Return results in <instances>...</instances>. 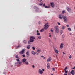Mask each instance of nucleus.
Segmentation results:
<instances>
[{
  "instance_id": "1",
  "label": "nucleus",
  "mask_w": 75,
  "mask_h": 75,
  "mask_svg": "<svg viewBox=\"0 0 75 75\" xmlns=\"http://www.w3.org/2000/svg\"><path fill=\"white\" fill-rule=\"evenodd\" d=\"M35 39V37L34 36H31L30 37V42H33L34 41V40Z\"/></svg>"
},
{
  "instance_id": "2",
  "label": "nucleus",
  "mask_w": 75,
  "mask_h": 75,
  "mask_svg": "<svg viewBox=\"0 0 75 75\" xmlns=\"http://www.w3.org/2000/svg\"><path fill=\"white\" fill-rule=\"evenodd\" d=\"M49 27V26H48V23L47 22L46 24H45L44 25V29L45 30H47L48 29V28Z\"/></svg>"
},
{
  "instance_id": "3",
  "label": "nucleus",
  "mask_w": 75,
  "mask_h": 75,
  "mask_svg": "<svg viewBox=\"0 0 75 75\" xmlns=\"http://www.w3.org/2000/svg\"><path fill=\"white\" fill-rule=\"evenodd\" d=\"M55 31L56 33L58 34L59 33V29L57 26L55 27L54 28Z\"/></svg>"
},
{
  "instance_id": "4",
  "label": "nucleus",
  "mask_w": 75,
  "mask_h": 75,
  "mask_svg": "<svg viewBox=\"0 0 75 75\" xmlns=\"http://www.w3.org/2000/svg\"><path fill=\"white\" fill-rule=\"evenodd\" d=\"M42 70L41 69H39L38 70V73L39 74H43V71H44L45 70L44 69H42Z\"/></svg>"
},
{
  "instance_id": "5",
  "label": "nucleus",
  "mask_w": 75,
  "mask_h": 75,
  "mask_svg": "<svg viewBox=\"0 0 75 75\" xmlns=\"http://www.w3.org/2000/svg\"><path fill=\"white\" fill-rule=\"evenodd\" d=\"M24 51H25V50L22 49V51L19 52L20 54H24Z\"/></svg>"
},
{
  "instance_id": "6",
  "label": "nucleus",
  "mask_w": 75,
  "mask_h": 75,
  "mask_svg": "<svg viewBox=\"0 0 75 75\" xmlns=\"http://www.w3.org/2000/svg\"><path fill=\"white\" fill-rule=\"evenodd\" d=\"M22 64V62H16L15 63V65H18L19 66L21 65V64Z\"/></svg>"
},
{
  "instance_id": "7",
  "label": "nucleus",
  "mask_w": 75,
  "mask_h": 75,
  "mask_svg": "<svg viewBox=\"0 0 75 75\" xmlns=\"http://www.w3.org/2000/svg\"><path fill=\"white\" fill-rule=\"evenodd\" d=\"M59 18L60 19H62V18H64V15L62 14L59 15Z\"/></svg>"
},
{
  "instance_id": "8",
  "label": "nucleus",
  "mask_w": 75,
  "mask_h": 75,
  "mask_svg": "<svg viewBox=\"0 0 75 75\" xmlns=\"http://www.w3.org/2000/svg\"><path fill=\"white\" fill-rule=\"evenodd\" d=\"M63 20L65 23H67V22L68 21V19H67V18L65 17H63Z\"/></svg>"
},
{
  "instance_id": "9",
  "label": "nucleus",
  "mask_w": 75,
  "mask_h": 75,
  "mask_svg": "<svg viewBox=\"0 0 75 75\" xmlns=\"http://www.w3.org/2000/svg\"><path fill=\"white\" fill-rule=\"evenodd\" d=\"M67 10L69 13H71V9L70 8H69V7H67Z\"/></svg>"
},
{
  "instance_id": "10",
  "label": "nucleus",
  "mask_w": 75,
  "mask_h": 75,
  "mask_svg": "<svg viewBox=\"0 0 75 75\" xmlns=\"http://www.w3.org/2000/svg\"><path fill=\"white\" fill-rule=\"evenodd\" d=\"M34 8L35 9L36 11H38V8L36 6H34Z\"/></svg>"
},
{
  "instance_id": "11",
  "label": "nucleus",
  "mask_w": 75,
  "mask_h": 75,
  "mask_svg": "<svg viewBox=\"0 0 75 75\" xmlns=\"http://www.w3.org/2000/svg\"><path fill=\"white\" fill-rule=\"evenodd\" d=\"M63 47H64V43H62L61 44V45H60V48L61 49H62V48H63Z\"/></svg>"
},
{
  "instance_id": "12",
  "label": "nucleus",
  "mask_w": 75,
  "mask_h": 75,
  "mask_svg": "<svg viewBox=\"0 0 75 75\" xmlns=\"http://www.w3.org/2000/svg\"><path fill=\"white\" fill-rule=\"evenodd\" d=\"M50 61H51V57H50L49 58L47 59V62H50Z\"/></svg>"
},
{
  "instance_id": "13",
  "label": "nucleus",
  "mask_w": 75,
  "mask_h": 75,
  "mask_svg": "<svg viewBox=\"0 0 75 75\" xmlns=\"http://www.w3.org/2000/svg\"><path fill=\"white\" fill-rule=\"evenodd\" d=\"M26 61H27V59L25 58H24L22 60V62L23 63H24V62H26Z\"/></svg>"
},
{
  "instance_id": "14",
  "label": "nucleus",
  "mask_w": 75,
  "mask_h": 75,
  "mask_svg": "<svg viewBox=\"0 0 75 75\" xmlns=\"http://www.w3.org/2000/svg\"><path fill=\"white\" fill-rule=\"evenodd\" d=\"M50 4L51 6L52 7H54V6H55V4L54 3H53V2L51 3H50Z\"/></svg>"
},
{
  "instance_id": "15",
  "label": "nucleus",
  "mask_w": 75,
  "mask_h": 75,
  "mask_svg": "<svg viewBox=\"0 0 75 75\" xmlns=\"http://www.w3.org/2000/svg\"><path fill=\"white\" fill-rule=\"evenodd\" d=\"M71 73L72 75H74L75 74V71H74V70H72L71 72Z\"/></svg>"
},
{
  "instance_id": "16",
  "label": "nucleus",
  "mask_w": 75,
  "mask_h": 75,
  "mask_svg": "<svg viewBox=\"0 0 75 75\" xmlns=\"http://www.w3.org/2000/svg\"><path fill=\"white\" fill-rule=\"evenodd\" d=\"M54 51L56 54H58V50H57L55 49Z\"/></svg>"
},
{
  "instance_id": "17",
  "label": "nucleus",
  "mask_w": 75,
  "mask_h": 75,
  "mask_svg": "<svg viewBox=\"0 0 75 75\" xmlns=\"http://www.w3.org/2000/svg\"><path fill=\"white\" fill-rule=\"evenodd\" d=\"M25 64L26 65H28L29 64V63L27 61H26L25 63Z\"/></svg>"
},
{
  "instance_id": "18",
  "label": "nucleus",
  "mask_w": 75,
  "mask_h": 75,
  "mask_svg": "<svg viewBox=\"0 0 75 75\" xmlns=\"http://www.w3.org/2000/svg\"><path fill=\"white\" fill-rule=\"evenodd\" d=\"M41 49H39L36 51L37 52H38V53H40V52H41Z\"/></svg>"
},
{
  "instance_id": "19",
  "label": "nucleus",
  "mask_w": 75,
  "mask_h": 75,
  "mask_svg": "<svg viewBox=\"0 0 75 75\" xmlns=\"http://www.w3.org/2000/svg\"><path fill=\"white\" fill-rule=\"evenodd\" d=\"M37 35H40V33H39V31H37Z\"/></svg>"
},
{
  "instance_id": "20",
  "label": "nucleus",
  "mask_w": 75,
  "mask_h": 75,
  "mask_svg": "<svg viewBox=\"0 0 75 75\" xmlns=\"http://www.w3.org/2000/svg\"><path fill=\"white\" fill-rule=\"evenodd\" d=\"M27 48L28 49H30L31 48V46L28 45L27 47Z\"/></svg>"
},
{
  "instance_id": "21",
  "label": "nucleus",
  "mask_w": 75,
  "mask_h": 75,
  "mask_svg": "<svg viewBox=\"0 0 75 75\" xmlns=\"http://www.w3.org/2000/svg\"><path fill=\"white\" fill-rule=\"evenodd\" d=\"M26 54L27 55H28V56H29V55H30V54H29V52H28V51L26 52Z\"/></svg>"
},
{
  "instance_id": "22",
  "label": "nucleus",
  "mask_w": 75,
  "mask_h": 75,
  "mask_svg": "<svg viewBox=\"0 0 75 75\" xmlns=\"http://www.w3.org/2000/svg\"><path fill=\"white\" fill-rule=\"evenodd\" d=\"M38 4L39 6H42V5L43 4V3L42 2L39 3Z\"/></svg>"
},
{
  "instance_id": "23",
  "label": "nucleus",
  "mask_w": 75,
  "mask_h": 75,
  "mask_svg": "<svg viewBox=\"0 0 75 75\" xmlns=\"http://www.w3.org/2000/svg\"><path fill=\"white\" fill-rule=\"evenodd\" d=\"M31 53L32 54H33V55H35V52H34V51H32L31 52Z\"/></svg>"
},
{
  "instance_id": "24",
  "label": "nucleus",
  "mask_w": 75,
  "mask_h": 75,
  "mask_svg": "<svg viewBox=\"0 0 75 75\" xmlns=\"http://www.w3.org/2000/svg\"><path fill=\"white\" fill-rule=\"evenodd\" d=\"M53 39H54V41H56V37H53Z\"/></svg>"
},
{
  "instance_id": "25",
  "label": "nucleus",
  "mask_w": 75,
  "mask_h": 75,
  "mask_svg": "<svg viewBox=\"0 0 75 75\" xmlns=\"http://www.w3.org/2000/svg\"><path fill=\"white\" fill-rule=\"evenodd\" d=\"M65 27L64 26H62V30H64V29H65Z\"/></svg>"
},
{
  "instance_id": "26",
  "label": "nucleus",
  "mask_w": 75,
  "mask_h": 75,
  "mask_svg": "<svg viewBox=\"0 0 75 75\" xmlns=\"http://www.w3.org/2000/svg\"><path fill=\"white\" fill-rule=\"evenodd\" d=\"M47 67L48 69H49L50 68V66L48 65V64L47 65Z\"/></svg>"
},
{
  "instance_id": "27",
  "label": "nucleus",
  "mask_w": 75,
  "mask_h": 75,
  "mask_svg": "<svg viewBox=\"0 0 75 75\" xmlns=\"http://www.w3.org/2000/svg\"><path fill=\"white\" fill-rule=\"evenodd\" d=\"M68 30H69V31H71V29L70 28H68Z\"/></svg>"
},
{
  "instance_id": "28",
  "label": "nucleus",
  "mask_w": 75,
  "mask_h": 75,
  "mask_svg": "<svg viewBox=\"0 0 75 75\" xmlns=\"http://www.w3.org/2000/svg\"><path fill=\"white\" fill-rule=\"evenodd\" d=\"M45 8H50V6H45Z\"/></svg>"
},
{
  "instance_id": "29",
  "label": "nucleus",
  "mask_w": 75,
  "mask_h": 75,
  "mask_svg": "<svg viewBox=\"0 0 75 75\" xmlns=\"http://www.w3.org/2000/svg\"><path fill=\"white\" fill-rule=\"evenodd\" d=\"M60 33L61 34H62V33H63V31H62V30H60Z\"/></svg>"
},
{
  "instance_id": "30",
  "label": "nucleus",
  "mask_w": 75,
  "mask_h": 75,
  "mask_svg": "<svg viewBox=\"0 0 75 75\" xmlns=\"http://www.w3.org/2000/svg\"><path fill=\"white\" fill-rule=\"evenodd\" d=\"M64 13H65V10H63L62 11V14H64Z\"/></svg>"
},
{
  "instance_id": "31",
  "label": "nucleus",
  "mask_w": 75,
  "mask_h": 75,
  "mask_svg": "<svg viewBox=\"0 0 75 75\" xmlns=\"http://www.w3.org/2000/svg\"><path fill=\"white\" fill-rule=\"evenodd\" d=\"M44 31V29H41L40 30V32H43Z\"/></svg>"
},
{
  "instance_id": "32",
  "label": "nucleus",
  "mask_w": 75,
  "mask_h": 75,
  "mask_svg": "<svg viewBox=\"0 0 75 75\" xmlns=\"http://www.w3.org/2000/svg\"><path fill=\"white\" fill-rule=\"evenodd\" d=\"M23 42L24 44H26V43H27V41H26V40H24Z\"/></svg>"
},
{
  "instance_id": "33",
  "label": "nucleus",
  "mask_w": 75,
  "mask_h": 75,
  "mask_svg": "<svg viewBox=\"0 0 75 75\" xmlns=\"http://www.w3.org/2000/svg\"><path fill=\"white\" fill-rule=\"evenodd\" d=\"M21 47V46H20V45H19L18 46L16 47V48H19V47Z\"/></svg>"
},
{
  "instance_id": "34",
  "label": "nucleus",
  "mask_w": 75,
  "mask_h": 75,
  "mask_svg": "<svg viewBox=\"0 0 75 75\" xmlns=\"http://www.w3.org/2000/svg\"><path fill=\"white\" fill-rule=\"evenodd\" d=\"M38 38L39 39H40H40H41V36H39L38 37Z\"/></svg>"
},
{
  "instance_id": "35",
  "label": "nucleus",
  "mask_w": 75,
  "mask_h": 75,
  "mask_svg": "<svg viewBox=\"0 0 75 75\" xmlns=\"http://www.w3.org/2000/svg\"><path fill=\"white\" fill-rule=\"evenodd\" d=\"M35 54L36 55H39V53H38L37 52L35 53Z\"/></svg>"
},
{
  "instance_id": "36",
  "label": "nucleus",
  "mask_w": 75,
  "mask_h": 75,
  "mask_svg": "<svg viewBox=\"0 0 75 75\" xmlns=\"http://www.w3.org/2000/svg\"><path fill=\"white\" fill-rule=\"evenodd\" d=\"M31 42L30 41H28V43L29 44H31Z\"/></svg>"
},
{
  "instance_id": "37",
  "label": "nucleus",
  "mask_w": 75,
  "mask_h": 75,
  "mask_svg": "<svg viewBox=\"0 0 75 75\" xmlns=\"http://www.w3.org/2000/svg\"><path fill=\"white\" fill-rule=\"evenodd\" d=\"M18 56L17 55H16L15 56V58H18Z\"/></svg>"
},
{
  "instance_id": "38",
  "label": "nucleus",
  "mask_w": 75,
  "mask_h": 75,
  "mask_svg": "<svg viewBox=\"0 0 75 75\" xmlns=\"http://www.w3.org/2000/svg\"><path fill=\"white\" fill-rule=\"evenodd\" d=\"M32 48L33 50H35V47H32Z\"/></svg>"
},
{
  "instance_id": "39",
  "label": "nucleus",
  "mask_w": 75,
  "mask_h": 75,
  "mask_svg": "<svg viewBox=\"0 0 75 75\" xmlns=\"http://www.w3.org/2000/svg\"><path fill=\"white\" fill-rule=\"evenodd\" d=\"M52 70H53V71H55V68H53L52 69Z\"/></svg>"
},
{
  "instance_id": "40",
  "label": "nucleus",
  "mask_w": 75,
  "mask_h": 75,
  "mask_svg": "<svg viewBox=\"0 0 75 75\" xmlns=\"http://www.w3.org/2000/svg\"><path fill=\"white\" fill-rule=\"evenodd\" d=\"M69 58L71 59V58H72V56L71 55H70L69 57Z\"/></svg>"
},
{
  "instance_id": "41",
  "label": "nucleus",
  "mask_w": 75,
  "mask_h": 75,
  "mask_svg": "<svg viewBox=\"0 0 75 75\" xmlns=\"http://www.w3.org/2000/svg\"><path fill=\"white\" fill-rule=\"evenodd\" d=\"M16 61L18 62V61H20V60H19V59H17Z\"/></svg>"
},
{
  "instance_id": "42",
  "label": "nucleus",
  "mask_w": 75,
  "mask_h": 75,
  "mask_svg": "<svg viewBox=\"0 0 75 75\" xmlns=\"http://www.w3.org/2000/svg\"><path fill=\"white\" fill-rule=\"evenodd\" d=\"M57 24H58V25H61V24L60 23H59V22H58Z\"/></svg>"
},
{
  "instance_id": "43",
  "label": "nucleus",
  "mask_w": 75,
  "mask_h": 75,
  "mask_svg": "<svg viewBox=\"0 0 75 75\" xmlns=\"http://www.w3.org/2000/svg\"><path fill=\"white\" fill-rule=\"evenodd\" d=\"M50 31H51V32H52V33H53V32L54 31V30H52V29H51Z\"/></svg>"
},
{
  "instance_id": "44",
  "label": "nucleus",
  "mask_w": 75,
  "mask_h": 75,
  "mask_svg": "<svg viewBox=\"0 0 75 75\" xmlns=\"http://www.w3.org/2000/svg\"><path fill=\"white\" fill-rule=\"evenodd\" d=\"M22 56L23 57H25V54H23L22 55Z\"/></svg>"
},
{
  "instance_id": "45",
  "label": "nucleus",
  "mask_w": 75,
  "mask_h": 75,
  "mask_svg": "<svg viewBox=\"0 0 75 75\" xmlns=\"http://www.w3.org/2000/svg\"><path fill=\"white\" fill-rule=\"evenodd\" d=\"M32 67L33 68H35V66H34V65H32Z\"/></svg>"
},
{
  "instance_id": "46",
  "label": "nucleus",
  "mask_w": 75,
  "mask_h": 75,
  "mask_svg": "<svg viewBox=\"0 0 75 75\" xmlns=\"http://www.w3.org/2000/svg\"><path fill=\"white\" fill-rule=\"evenodd\" d=\"M67 69V67H66L64 69V70H66V69Z\"/></svg>"
},
{
  "instance_id": "47",
  "label": "nucleus",
  "mask_w": 75,
  "mask_h": 75,
  "mask_svg": "<svg viewBox=\"0 0 75 75\" xmlns=\"http://www.w3.org/2000/svg\"><path fill=\"white\" fill-rule=\"evenodd\" d=\"M67 72H68V71H66V70H65V73L66 74V73H67Z\"/></svg>"
},
{
  "instance_id": "48",
  "label": "nucleus",
  "mask_w": 75,
  "mask_h": 75,
  "mask_svg": "<svg viewBox=\"0 0 75 75\" xmlns=\"http://www.w3.org/2000/svg\"><path fill=\"white\" fill-rule=\"evenodd\" d=\"M43 7H45V3L43 4Z\"/></svg>"
},
{
  "instance_id": "49",
  "label": "nucleus",
  "mask_w": 75,
  "mask_h": 75,
  "mask_svg": "<svg viewBox=\"0 0 75 75\" xmlns=\"http://www.w3.org/2000/svg\"><path fill=\"white\" fill-rule=\"evenodd\" d=\"M63 55H65V53L64 52H63Z\"/></svg>"
},
{
  "instance_id": "50",
  "label": "nucleus",
  "mask_w": 75,
  "mask_h": 75,
  "mask_svg": "<svg viewBox=\"0 0 75 75\" xmlns=\"http://www.w3.org/2000/svg\"><path fill=\"white\" fill-rule=\"evenodd\" d=\"M64 75H67V74L64 73Z\"/></svg>"
},
{
  "instance_id": "51",
  "label": "nucleus",
  "mask_w": 75,
  "mask_h": 75,
  "mask_svg": "<svg viewBox=\"0 0 75 75\" xmlns=\"http://www.w3.org/2000/svg\"><path fill=\"white\" fill-rule=\"evenodd\" d=\"M41 58H44V56H41Z\"/></svg>"
},
{
  "instance_id": "52",
  "label": "nucleus",
  "mask_w": 75,
  "mask_h": 75,
  "mask_svg": "<svg viewBox=\"0 0 75 75\" xmlns=\"http://www.w3.org/2000/svg\"><path fill=\"white\" fill-rule=\"evenodd\" d=\"M66 26L67 27H69V25H66Z\"/></svg>"
},
{
  "instance_id": "53",
  "label": "nucleus",
  "mask_w": 75,
  "mask_h": 75,
  "mask_svg": "<svg viewBox=\"0 0 75 75\" xmlns=\"http://www.w3.org/2000/svg\"><path fill=\"white\" fill-rule=\"evenodd\" d=\"M49 37H51V35H50L49 36Z\"/></svg>"
},
{
  "instance_id": "54",
  "label": "nucleus",
  "mask_w": 75,
  "mask_h": 75,
  "mask_svg": "<svg viewBox=\"0 0 75 75\" xmlns=\"http://www.w3.org/2000/svg\"><path fill=\"white\" fill-rule=\"evenodd\" d=\"M72 69H75V66H74V67L72 68Z\"/></svg>"
},
{
  "instance_id": "55",
  "label": "nucleus",
  "mask_w": 75,
  "mask_h": 75,
  "mask_svg": "<svg viewBox=\"0 0 75 75\" xmlns=\"http://www.w3.org/2000/svg\"><path fill=\"white\" fill-rule=\"evenodd\" d=\"M49 42H51V40H49Z\"/></svg>"
},
{
  "instance_id": "56",
  "label": "nucleus",
  "mask_w": 75,
  "mask_h": 75,
  "mask_svg": "<svg viewBox=\"0 0 75 75\" xmlns=\"http://www.w3.org/2000/svg\"><path fill=\"white\" fill-rule=\"evenodd\" d=\"M38 24H40V21L39 22Z\"/></svg>"
},
{
  "instance_id": "57",
  "label": "nucleus",
  "mask_w": 75,
  "mask_h": 75,
  "mask_svg": "<svg viewBox=\"0 0 75 75\" xmlns=\"http://www.w3.org/2000/svg\"><path fill=\"white\" fill-rule=\"evenodd\" d=\"M43 59H45V57H44L43 58Z\"/></svg>"
},
{
  "instance_id": "58",
  "label": "nucleus",
  "mask_w": 75,
  "mask_h": 75,
  "mask_svg": "<svg viewBox=\"0 0 75 75\" xmlns=\"http://www.w3.org/2000/svg\"><path fill=\"white\" fill-rule=\"evenodd\" d=\"M70 35H72V33H70Z\"/></svg>"
},
{
  "instance_id": "59",
  "label": "nucleus",
  "mask_w": 75,
  "mask_h": 75,
  "mask_svg": "<svg viewBox=\"0 0 75 75\" xmlns=\"http://www.w3.org/2000/svg\"><path fill=\"white\" fill-rule=\"evenodd\" d=\"M50 75H53V74H51Z\"/></svg>"
},
{
  "instance_id": "60",
  "label": "nucleus",
  "mask_w": 75,
  "mask_h": 75,
  "mask_svg": "<svg viewBox=\"0 0 75 75\" xmlns=\"http://www.w3.org/2000/svg\"><path fill=\"white\" fill-rule=\"evenodd\" d=\"M56 57H57V54H56Z\"/></svg>"
},
{
  "instance_id": "61",
  "label": "nucleus",
  "mask_w": 75,
  "mask_h": 75,
  "mask_svg": "<svg viewBox=\"0 0 75 75\" xmlns=\"http://www.w3.org/2000/svg\"><path fill=\"white\" fill-rule=\"evenodd\" d=\"M27 57H28V56H27Z\"/></svg>"
},
{
  "instance_id": "62",
  "label": "nucleus",
  "mask_w": 75,
  "mask_h": 75,
  "mask_svg": "<svg viewBox=\"0 0 75 75\" xmlns=\"http://www.w3.org/2000/svg\"><path fill=\"white\" fill-rule=\"evenodd\" d=\"M70 75H71V73H69Z\"/></svg>"
},
{
  "instance_id": "63",
  "label": "nucleus",
  "mask_w": 75,
  "mask_h": 75,
  "mask_svg": "<svg viewBox=\"0 0 75 75\" xmlns=\"http://www.w3.org/2000/svg\"><path fill=\"white\" fill-rule=\"evenodd\" d=\"M74 9H75V7L74 8Z\"/></svg>"
},
{
  "instance_id": "64",
  "label": "nucleus",
  "mask_w": 75,
  "mask_h": 75,
  "mask_svg": "<svg viewBox=\"0 0 75 75\" xmlns=\"http://www.w3.org/2000/svg\"><path fill=\"white\" fill-rule=\"evenodd\" d=\"M41 1H42V0H41Z\"/></svg>"
}]
</instances>
